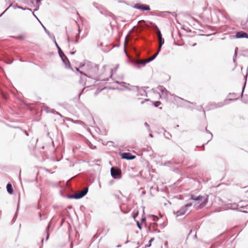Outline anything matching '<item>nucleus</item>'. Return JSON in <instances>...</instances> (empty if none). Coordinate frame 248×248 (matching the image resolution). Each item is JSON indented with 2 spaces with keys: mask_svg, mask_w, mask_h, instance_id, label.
<instances>
[{
  "mask_svg": "<svg viewBox=\"0 0 248 248\" xmlns=\"http://www.w3.org/2000/svg\"><path fill=\"white\" fill-rule=\"evenodd\" d=\"M190 199L195 201L192 205L196 209H200L204 207L208 201V196L199 195V196H196L191 195Z\"/></svg>",
  "mask_w": 248,
  "mask_h": 248,
  "instance_id": "nucleus-1",
  "label": "nucleus"
},
{
  "mask_svg": "<svg viewBox=\"0 0 248 248\" xmlns=\"http://www.w3.org/2000/svg\"><path fill=\"white\" fill-rule=\"evenodd\" d=\"M86 75L89 78L97 79L99 78L98 68L95 66H88Z\"/></svg>",
  "mask_w": 248,
  "mask_h": 248,
  "instance_id": "nucleus-2",
  "label": "nucleus"
},
{
  "mask_svg": "<svg viewBox=\"0 0 248 248\" xmlns=\"http://www.w3.org/2000/svg\"><path fill=\"white\" fill-rule=\"evenodd\" d=\"M192 205V203H187L185 205V206L181 207L180 209L178 210L176 212H174V214L176 216L180 217L184 215L186 211H187V208Z\"/></svg>",
  "mask_w": 248,
  "mask_h": 248,
  "instance_id": "nucleus-3",
  "label": "nucleus"
},
{
  "mask_svg": "<svg viewBox=\"0 0 248 248\" xmlns=\"http://www.w3.org/2000/svg\"><path fill=\"white\" fill-rule=\"evenodd\" d=\"M111 175L114 178H119L121 176V170L120 169L115 168H111Z\"/></svg>",
  "mask_w": 248,
  "mask_h": 248,
  "instance_id": "nucleus-4",
  "label": "nucleus"
},
{
  "mask_svg": "<svg viewBox=\"0 0 248 248\" xmlns=\"http://www.w3.org/2000/svg\"><path fill=\"white\" fill-rule=\"evenodd\" d=\"M88 190V188L86 187L84 188L82 190L78 192L73 195L72 196V197L77 199L82 198L87 194Z\"/></svg>",
  "mask_w": 248,
  "mask_h": 248,
  "instance_id": "nucleus-5",
  "label": "nucleus"
},
{
  "mask_svg": "<svg viewBox=\"0 0 248 248\" xmlns=\"http://www.w3.org/2000/svg\"><path fill=\"white\" fill-rule=\"evenodd\" d=\"M58 47L59 48V53L60 56L61 57L63 62L65 64H67V63H68L69 64H70V62H69L67 57L65 55L64 53L62 51L61 48L59 46H58Z\"/></svg>",
  "mask_w": 248,
  "mask_h": 248,
  "instance_id": "nucleus-6",
  "label": "nucleus"
},
{
  "mask_svg": "<svg viewBox=\"0 0 248 248\" xmlns=\"http://www.w3.org/2000/svg\"><path fill=\"white\" fill-rule=\"evenodd\" d=\"M121 157L123 159H126L128 160L134 159L136 158L135 155H132L129 153H124L121 155Z\"/></svg>",
  "mask_w": 248,
  "mask_h": 248,
  "instance_id": "nucleus-7",
  "label": "nucleus"
},
{
  "mask_svg": "<svg viewBox=\"0 0 248 248\" xmlns=\"http://www.w3.org/2000/svg\"><path fill=\"white\" fill-rule=\"evenodd\" d=\"M157 36L158 37V40H159V46H158V51H160L161 46L164 43V40L163 38L162 37V35L160 31H158L157 32Z\"/></svg>",
  "mask_w": 248,
  "mask_h": 248,
  "instance_id": "nucleus-8",
  "label": "nucleus"
},
{
  "mask_svg": "<svg viewBox=\"0 0 248 248\" xmlns=\"http://www.w3.org/2000/svg\"><path fill=\"white\" fill-rule=\"evenodd\" d=\"M236 38H248V34L243 31H238L236 33L235 35Z\"/></svg>",
  "mask_w": 248,
  "mask_h": 248,
  "instance_id": "nucleus-9",
  "label": "nucleus"
},
{
  "mask_svg": "<svg viewBox=\"0 0 248 248\" xmlns=\"http://www.w3.org/2000/svg\"><path fill=\"white\" fill-rule=\"evenodd\" d=\"M135 7L138 9H140L142 10L148 11L150 9L149 6L147 5L136 4L135 5Z\"/></svg>",
  "mask_w": 248,
  "mask_h": 248,
  "instance_id": "nucleus-10",
  "label": "nucleus"
},
{
  "mask_svg": "<svg viewBox=\"0 0 248 248\" xmlns=\"http://www.w3.org/2000/svg\"><path fill=\"white\" fill-rule=\"evenodd\" d=\"M159 52V51H158V50L157 52L156 53H155L153 56L145 60V61H144V63H147L153 61L157 56Z\"/></svg>",
  "mask_w": 248,
  "mask_h": 248,
  "instance_id": "nucleus-11",
  "label": "nucleus"
},
{
  "mask_svg": "<svg viewBox=\"0 0 248 248\" xmlns=\"http://www.w3.org/2000/svg\"><path fill=\"white\" fill-rule=\"evenodd\" d=\"M6 188L8 192L10 193V194H13V190L12 185L11 184H8L6 186Z\"/></svg>",
  "mask_w": 248,
  "mask_h": 248,
  "instance_id": "nucleus-12",
  "label": "nucleus"
},
{
  "mask_svg": "<svg viewBox=\"0 0 248 248\" xmlns=\"http://www.w3.org/2000/svg\"><path fill=\"white\" fill-rule=\"evenodd\" d=\"M153 104L154 105V106L156 107H158L159 106V105L161 104V103L159 101H156V102H154L153 103Z\"/></svg>",
  "mask_w": 248,
  "mask_h": 248,
  "instance_id": "nucleus-13",
  "label": "nucleus"
},
{
  "mask_svg": "<svg viewBox=\"0 0 248 248\" xmlns=\"http://www.w3.org/2000/svg\"><path fill=\"white\" fill-rule=\"evenodd\" d=\"M138 212H133V218L134 219L136 218V217L138 216Z\"/></svg>",
  "mask_w": 248,
  "mask_h": 248,
  "instance_id": "nucleus-14",
  "label": "nucleus"
},
{
  "mask_svg": "<svg viewBox=\"0 0 248 248\" xmlns=\"http://www.w3.org/2000/svg\"><path fill=\"white\" fill-rule=\"evenodd\" d=\"M144 61H145V60H140L139 62V63L144 65L146 63H144Z\"/></svg>",
  "mask_w": 248,
  "mask_h": 248,
  "instance_id": "nucleus-15",
  "label": "nucleus"
},
{
  "mask_svg": "<svg viewBox=\"0 0 248 248\" xmlns=\"http://www.w3.org/2000/svg\"><path fill=\"white\" fill-rule=\"evenodd\" d=\"M137 225H138V227L139 228V229H140V230H141V226H140V224L139 222V221H137Z\"/></svg>",
  "mask_w": 248,
  "mask_h": 248,
  "instance_id": "nucleus-16",
  "label": "nucleus"
},
{
  "mask_svg": "<svg viewBox=\"0 0 248 248\" xmlns=\"http://www.w3.org/2000/svg\"><path fill=\"white\" fill-rule=\"evenodd\" d=\"M145 220H146L145 217H143V218H142V222H143V221H145Z\"/></svg>",
  "mask_w": 248,
  "mask_h": 248,
  "instance_id": "nucleus-17",
  "label": "nucleus"
},
{
  "mask_svg": "<svg viewBox=\"0 0 248 248\" xmlns=\"http://www.w3.org/2000/svg\"><path fill=\"white\" fill-rule=\"evenodd\" d=\"M39 0H37V1H38Z\"/></svg>",
  "mask_w": 248,
  "mask_h": 248,
  "instance_id": "nucleus-18",
  "label": "nucleus"
}]
</instances>
